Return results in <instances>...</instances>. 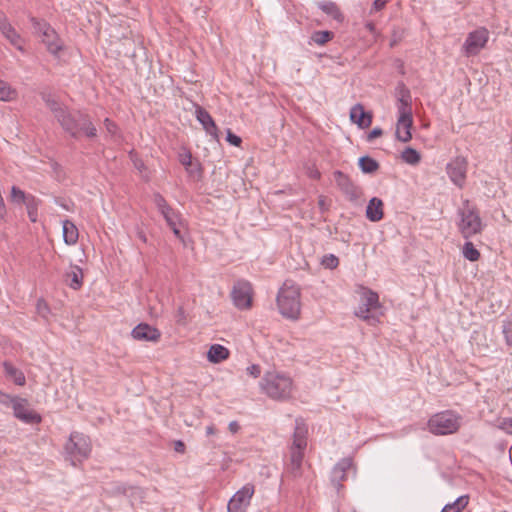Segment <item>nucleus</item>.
Wrapping results in <instances>:
<instances>
[{
  "instance_id": "obj_59",
  "label": "nucleus",
  "mask_w": 512,
  "mask_h": 512,
  "mask_svg": "<svg viewBox=\"0 0 512 512\" xmlns=\"http://www.w3.org/2000/svg\"><path fill=\"white\" fill-rule=\"evenodd\" d=\"M182 226H176L175 228H170L172 231H173V234L175 235V237H177L179 240L181 241H184V238H183V235L181 233V228Z\"/></svg>"
},
{
  "instance_id": "obj_61",
  "label": "nucleus",
  "mask_w": 512,
  "mask_h": 512,
  "mask_svg": "<svg viewBox=\"0 0 512 512\" xmlns=\"http://www.w3.org/2000/svg\"><path fill=\"white\" fill-rule=\"evenodd\" d=\"M365 28L371 33L376 34V26L372 21H368L365 23Z\"/></svg>"
},
{
  "instance_id": "obj_50",
  "label": "nucleus",
  "mask_w": 512,
  "mask_h": 512,
  "mask_svg": "<svg viewBox=\"0 0 512 512\" xmlns=\"http://www.w3.org/2000/svg\"><path fill=\"white\" fill-rule=\"evenodd\" d=\"M12 28L13 26L10 24L7 16L2 11H0V32L2 35L6 32H9Z\"/></svg>"
},
{
  "instance_id": "obj_17",
  "label": "nucleus",
  "mask_w": 512,
  "mask_h": 512,
  "mask_svg": "<svg viewBox=\"0 0 512 512\" xmlns=\"http://www.w3.org/2000/svg\"><path fill=\"white\" fill-rule=\"evenodd\" d=\"M195 116L196 119L201 123L203 126V129L206 131L207 134L211 135L214 139L218 140V127L209 114L208 111H206L203 107L200 105H196L195 108Z\"/></svg>"
},
{
  "instance_id": "obj_47",
  "label": "nucleus",
  "mask_w": 512,
  "mask_h": 512,
  "mask_svg": "<svg viewBox=\"0 0 512 512\" xmlns=\"http://www.w3.org/2000/svg\"><path fill=\"white\" fill-rule=\"evenodd\" d=\"M129 156H130V159L134 165V167L139 171V172H143L144 170H146V166L144 164V161L138 157V155L135 153L134 150H131L129 152Z\"/></svg>"
},
{
  "instance_id": "obj_34",
  "label": "nucleus",
  "mask_w": 512,
  "mask_h": 512,
  "mask_svg": "<svg viewBox=\"0 0 512 512\" xmlns=\"http://www.w3.org/2000/svg\"><path fill=\"white\" fill-rule=\"evenodd\" d=\"M401 159L403 162L409 164V165H418L421 161V154L412 147H406L401 152Z\"/></svg>"
},
{
  "instance_id": "obj_48",
  "label": "nucleus",
  "mask_w": 512,
  "mask_h": 512,
  "mask_svg": "<svg viewBox=\"0 0 512 512\" xmlns=\"http://www.w3.org/2000/svg\"><path fill=\"white\" fill-rule=\"evenodd\" d=\"M179 162L187 169V167L191 166L193 160L192 154L188 150H184L183 152L179 153Z\"/></svg>"
},
{
  "instance_id": "obj_20",
  "label": "nucleus",
  "mask_w": 512,
  "mask_h": 512,
  "mask_svg": "<svg viewBox=\"0 0 512 512\" xmlns=\"http://www.w3.org/2000/svg\"><path fill=\"white\" fill-rule=\"evenodd\" d=\"M308 428L302 418H296L293 433V442L291 446L296 448H306Z\"/></svg>"
},
{
  "instance_id": "obj_38",
  "label": "nucleus",
  "mask_w": 512,
  "mask_h": 512,
  "mask_svg": "<svg viewBox=\"0 0 512 512\" xmlns=\"http://www.w3.org/2000/svg\"><path fill=\"white\" fill-rule=\"evenodd\" d=\"M3 36L19 51L24 52V47L22 45V38L20 34L14 29H10L9 32L3 34Z\"/></svg>"
},
{
  "instance_id": "obj_37",
  "label": "nucleus",
  "mask_w": 512,
  "mask_h": 512,
  "mask_svg": "<svg viewBox=\"0 0 512 512\" xmlns=\"http://www.w3.org/2000/svg\"><path fill=\"white\" fill-rule=\"evenodd\" d=\"M462 253L465 259L475 262L480 258V252L475 248L472 242H466L463 246Z\"/></svg>"
},
{
  "instance_id": "obj_29",
  "label": "nucleus",
  "mask_w": 512,
  "mask_h": 512,
  "mask_svg": "<svg viewBox=\"0 0 512 512\" xmlns=\"http://www.w3.org/2000/svg\"><path fill=\"white\" fill-rule=\"evenodd\" d=\"M208 360L212 363H220L229 357V350L220 344H213L207 354Z\"/></svg>"
},
{
  "instance_id": "obj_46",
  "label": "nucleus",
  "mask_w": 512,
  "mask_h": 512,
  "mask_svg": "<svg viewBox=\"0 0 512 512\" xmlns=\"http://www.w3.org/2000/svg\"><path fill=\"white\" fill-rule=\"evenodd\" d=\"M185 170L194 179H199L202 176V167L198 160L193 161L191 166Z\"/></svg>"
},
{
  "instance_id": "obj_1",
  "label": "nucleus",
  "mask_w": 512,
  "mask_h": 512,
  "mask_svg": "<svg viewBox=\"0 0 512 512\" xmlns=\"http://www.w3.org/2000/svg\"><path fill=\"white\" fill-rule=\"evenodd\" d=\"M57 122L73 138H78L81 134L88 138L97 136V129L93 125L90 116L82 111H70L68 109Z\"/></svg>"
},
{
  "instance_id": "obj_54",
  "label": "nucleus",
  "mask_w": 512,
  "mask_h": 512,
  "mask_svg": "<svg viewBox=\"0 0 512 512\" xmlns=\"http://www.w3.org/2000/svg\"><path fill=\"white\" fill-rule=\"evenodd\" d=\"M104 125H105L106 130L110 134L114 135L117 132V125L113 121H111L109 118H106L104 120Z\"/></svg>"
},
{
  "instance_id": "obj_30",
  "label": "nucleus",
  "mask_w": 512,
  "mask_h": 512,
  "mask_svg": "<svg viewBox=\"0 0 512 512\" xmlns=\"http://www.w3.org/2000/svg\"><path fill=\"white\" fill-rule=\"evenodd\" d=\"M358 165L363 173L372 174L376 172L380 165L370 156H362L358 160Z\"/></svg>"
},
{
  "instance_id": "obj_3",
  "label": "nucleus",
  "mask_w": 512,
  "mask_h": 512,
  "mask_svg": "<svg viewBox=\"0 0 512 512\" xmlns=\"http://www.w3.org/2000/svg\"><path fill=\"white\" fill-rule=\"evenodd\" d=\"M459 216L458 229L465 239H469L483 230V223L477 206L468 199L462 201V206L458 208Z\"/></svg>"
},
{
  "instance_id": "obj_36",
  "label": "nucleus",
  "mask_w": 512,
  "mask_h": 512,
  "mask_svg": "<svg viewBox=\"0 0 512 512\" xmlns=\"http://www.w3.org/2000/svg\"><path fill=\"white\" fill-rule=\"evenodd\" d=\"M334 37V33L332 31L324 30V31H315L311 35V41L317 45H325L327 42L331 41Z\"/></svg>"
},
{
  "instance_id": "obj_39",
  "label": "nucleus",
  "mask_w": 512,
  "mask_h": 512,
  "mask_svg": "<svg viewBox=\"0 0 512 512\" xmlns=\"http://www.w3.org/2000/svg\"><path fill=\"white\" fill-rule=\"evenodd\" d=\"M126 497H128L132 503L135 501L142 502L145 498V490L138 486L129 485Z\"/></svg>"
},
{
  "instance_id": "obj_28",
  "label": "nucleus",
  "mask_w": 512,
  "mask_h": 512,
  "mask_svg": "<svg viewBox=\"0 0 512 512\" xmlns=\"http://www.w3.org/2000/svg\"><path fill=\"white\" fill-rule=\"evenodd\" d=\"M318 7L337 22L341 23L344 20V15L335 2L322 1L318 3Z\"/></svg>"
},
{
  "instance_id": "obj_44",
  "label": "nucleus",
  "mask_w": 512,
  "mask_h": 512,
  "mask_svg": "<svg viewBox=\"0 0 512 512\" xmlns=\"http://www.w3.org/2000/svg\"><path fill=\"white\" fill-rule=\"evenodd\" d=\"M502 333L508 346H512V319L503 321Z\"/></svg>"
},
{
  "instance_id": "obj_53",
  "label": "nucleus",
  "mask_w": 512,
  "mask_h": 512,
  "mask_svg": "<svg viewBox=\"0 0 512 512\" xmlns=\"http://www.w3.org/2000/svg\"><path fill=\"white\" fill-rule=\"evenodd\" d=\"M226 140L233 146H240V144L242 143V139L237 136L236 134H234L230 129L227 130V136H226Z\"/></svg>"
},
{
  "instance_id": "obj_24",
  "label": "nucleus",
  "mask_w": 512,
  "mask_h": 512,
  "mask_svg": "<svg viewBox=\"0 0 512 512\" xmlns=\"http://www.w3.org/2000/svg\"><path fill=\"white\" fill-rule=\"evenodd\" d=\"M65 277L68 286L73 290H79L82 287L83 271L79 266H72L71 271L67 272Z\"/></svg>"
},
{
  "instance_id": "obj_7",
  "label": "nucleus",
  "mask_w": 512,
  "mask_h": 512,
  "mask_svg": "<svg viewBox=\"0 0 512 512\" xmlns=\"http://www.w3.org/2000/svg\"><path fill=\"white\" fill-rule=\"evenodd\" d=\"M30 21L36 34L41 36L42 42L45 44L49 53L59 56L63 50V42L52 26L45 20L31 16Z\"/></svg>"
},
{
  "instance_id": "obj_5",
  "label": "nucleus",
  "mask_w": 512,
  "mask_h": 512,
  "mask_svg": "<svg viewBox=\"0 0 512 512\" xmlns=\"http://www.w3.org/2000/svg\"><path fill=\"white\" fill-rule=\"evenodd\" d=\"M64 450L66 459L71 462L72 466L76 467L78 462L81 463L89 458L92 451L91 439L81 432L74 431L65 443Z\"/></svg>"
},
{
  "instance_id": "obj_10",
  "label": "nucleus",
  "mask_w": 512,
  "mask_h": 512,
  "mask_svg": "<svg viewBox=\"0 0 512 512\" xmlns=\"http://www.w3.org/2000/svg\"><path fill=\"white\" fill-rule=\"evenodd\" d=\"M468 161L463 156H457L446 166V172L450 180L459 188H462L466 181Z\"/></svg>"
},
{
  "instance_id": "obj_32",
  "label": "nucleus",
  "mask_w": 512,
  "mask_h": 512,
  "mask_svg": "<svg viewBox=\"0 0 512 512\" xmlns=\"http://www.w3.org/2000/svg\"><path fill=\"white\" fill-rule=\"evenodd\" d=\"M355 315L365 322H367L369 325H375L379 322L378 316L371 313V309L364 306L363 303L360 302L358 308L355 311Z\"/></svg>"
},
{
  "instance_id": "obj_49",
  "label": "nucleus",
  "mask_w": 512,
  "mask_h": 512,
  "mask_svg": "<svg viewBox=\"0 0 512 512\" xmlns=\"http://www.w3.org/2000/svg\"><path fill=\"white\" fill-rule=\"evenodd\" d=\"M128 487H129V485H127L125 483L118 482V483L113 484L111 492L113 495L126 496L128 494Z\"/></svg>"
},
{
  "instance_id": "obj_23",
  "label": "nucleus",
  "mask_w": 512,
  "mask_h": 512,
  "mask_svg": "<svg viewBox=\"0 0 512 512\" xmlns=\"http://www.w3.org/2000/svg\"><path fill=\"white\" fill-rule=\"evenodd\" d=\"M3 368L6 377L11 379L16 385L18 386H24L26 383V378L24 373L15 367L12 363L8 361L3 362Z\"/></svg>"
},
{
  "instance_id": "obj_45",
  "label": "nucleus",
  "mask_w": 512,
  "mask_h": 512,
  "mask_svg": "<svg viewBox=\"0 0 512 512\" xmlns=\"http://www.w3.org/2000/svg\"><path fill=\"white\" fill-rule=\"evenodd\" d=\"M321 264L327 269H335L339 265V259L334 254L324 255Z\"/></svg>"
},
{
  "instance_id": "obj_27",
  "label": "nucleus",
  "mask_w": 512,
  "mask_h": 512,
  "mask_svg": "<svg viewBox=\"0 0 512 512\" xmlns=\"http://www.w3.org/2000/svg\"><path fill=\"white\" fill-rule=\"evenodd\" d=\"M41 96L42 100L53 113L56 120H58L68 110L65 105L54 99L50 94L42 93Z\"/></svg>"
},
{
  "instance_id": "obj_16",
  "label": "nucleus",
  "mask_w": 512,
  "mask_h": 512,
  "mask_svg": "<svg viewBox=\"0 0 512 512\" xmlns=\"http://www.w3.org/2000/svg\"><path fill=\"white\" fill-rule=\"evenodd\" d=\"M398 103L397 111L398 116L413 117L412 113V98L410 90L404 83H399L397 86Z\"/></svg>"
},
{
  "instance_id": "obj_52",
  "label": "nucleus",
  "mask_w": 512,
  "mask_h": 512,
  "mask_svg": "<svg viewBox=\"0 0 512 512\" xmlns=\"http://www.w3.org/2000/svg\"><path fill=\"white\" fill-rule=\"evenodd\" d=\"M498 428L505 433L512 435V417L503 418L498 425Z\"/></svg>"
},
{
  "instance_id": "obj_56",
  "label": "nucleus",
  "mask_w": 512,
  "mask_h": 512,
  "mask_svg": "<svg viewBox=\"0 0 512 512\" xmlns=\"http://www.w3.org/2000/svg\"><path fill=\"white\" fill-rule=\"evenodd\" d=\"M247 372L254 378H258L261 374V368L259 365L253 364L247 368Z\"/></svg>"
},
{
  "instance_id": "obj_62",
  "label": "nucleus",
  "mask_w": 512,
  "mask_h": 512,
  "mask_svg": "<svg viewBox=\"0 0 512 512\" xmlns=\"http://www.w3.org/2000/svg\"><path fill=\"white\" fill-rule=\"evenodd\" d=\"M177 312H178V316H179L178 322L180 323L185 318L184 308L183 307H179Z\"/></svg>"
},
{
  "instance_id": "obj_55",
  "label": "nucleus",
  "mask_w": 512,
  "mask_h": 512,
  "mask_svg": "<svg viewBox=\"0 0 512 512\" xmlns=\"http://www.w3.org/2000/svg\"><path fill=\"white\" fill-rule=\"evenodd\" d=\"M383 135V130L380 128V127H375L373 128L368 136H367V140L368 141H372L373 139L377 138V137H380Z\"/></svg>"
},
{
  "instance_id": "obj_22",
  "label": "nucleus",
  "mask_w": 512,
  "mask_h": 512,
  "mask_svg": "<svg viewBox=\"0 0 512 512\" xmlns=\"http://www.w3.org/2000/svg\"><path fill=\"white\" fill-rule=\"evenodd\" d=\"M383 201L377 197L370 199L366 207V217L371 222H378L383 219Z\"/></svg>"
},
{
  "instance_id": "obj_42",
  "label": "nucleus",
  "mask_w": 512,
  "mask_h": 512,
  "mask_svg": "<svg viewBox=\"0 0 512 512\" xmlns=\"http://www.w3.org/2000/svg\"><path fill=\"white\" fill-rule=\"evenodd\" d=\"M15 95V91L10 87V85L0 79V100L8 101L13 98Z\"/></svg>"
},
{
  "instance_id": "obj_35",
  "label": "nucleus",
  "mask_w": 512,
  "mask_h": 512,
  "mask_svg": "<svg viewBox=\"0 0 512 512\" xmlns=\"http://www.w3.org/2000/svg\"><path fill=\"white\" fill-rule=\"evenodd\" d=\"M162 216L164 217L167 225L170 228H175L176 226H183L181 215L178 212H176L173 208L163 213Z\"/></svg>"
},
{
  "instance_id": "obj_60",
  "label": "nucleus",
  "mask_w": 512,
  "mask_h": 512,
  "mask_svg": "<svg viewBox=\"0 0 512 512\" xmlns=\"http://www.w3.org/2000/svg\"><path fill=\"white\" fill-rule=\"evenodd\" d=\"M240 429V425L238 424L237 421H232L229 423V430L232 432V433H237Z\"/></svg>"
},
{
  "instance_id": "obj_64",
  "label": "nucleus",
  "mask_w": 512,
  "mask_h": 512,
  "mask_svg": "<svg viewBox=\"0 0 512 512\" xmlns=\"http://www.w3.org/2000/svg\"><path fill=\"white\" fill-rule=\"evenodd\" d=\"M137 236H138V238H139L142 242H144V243H146V242H147V237H146L145 233H144L142 230H140V231H138V232H137Z\"/></svg>"
},
{
  "instance_id": "obj_11",
  "label": "nucleus",
  "mask_w": 512,
  "mask_h": 512,
  "mask_svg": "<svg viewBox=\"0 0 512 512\" xmlns=\"http://www.w3.org/2000/svg\"><path fill=\"white\" fill-rule=\"evenodd\" d=\"M10 402H12L14 416L27 424H39L42 421V417L40 414L36 413L33 410L27 408V400L18 398V397H10Z\"/></svg>"
},
{
  "instance_id": "obj_25",
  "label": "nucleus",
  "mask_w": 512,
  "mask_h": 512,
  "mask_svg": "<svg viewBox=\"0 0 512 512\" xmlns=\"http://www.w3.org/2000/svg\"><path fill=\"white\" fill-rule=\"evenodd\" d=\"M63 226V239L67 245H74L78 241L79 233L75 224L66 219L62 222Z\"/></svg>"
},
{
  "instance_id": "obj_58",
  "label": "nucleus",
  "mask_w": 512,
  "mask_h": 512,
  "mask_svg": "<svg viewBox=\"0 0 512 512\" xmlns=\"http://www.w3.org/2000/svg\"><path fill=\"white\" fill-rule=\"evenodd\" d=\"M386 0H374L373 2V9L375 11H379L386 5Z\"/></svg>"
},
{
  "instance_id": "obj_21",
  "label": "nucleus",
  "mask_w": 512,
  "mask_h": 512,
  "mask_svg": "<svg viewBox=\"0 0 512 512\" xmlns=\"http://www.w3.org/2000/svg\"><path fill=\"white\" fill-rule=\"evenodd\" d=\"M305 448H296L291 446L290 448V463L288 465V471L297 477L301 474V467L304 457Z\"/></svg>"
},
{
  "instance_id": "obj_57",
  "label": "nucleus",
  "mask_w": 512,
  "mask_h": 512,
  "mask_svg": "<svg viewBox=\"0 0 512 512\" xmlns=\"http://www.w3.org/2000/svg\"><path fill=\"white\" fill-rule=\"evenodd\" d=\"M174 450L178 453H185L186 446L185 443L181 440H177L174 442Z\"/></svg>"
},
{
  "instance_id": "obj_15",
  "label": "nucleus",
  "mask_w": 512,
  "mask_h": 512,
  "mask_svg": "<svg viewBox=\"0 0 512 512\" xmlns=\"http://www.w3.org/2000/svg\"><path fill=\"white\" fill-rule=\"evenodd\" d=\"M352 466L353 461L351 458H343L333 467L330 480L338 491L343 487L342 482L347 480V473Z\"/></svg>"
},
{
  "instance_id": "obj_2",
  "label": "nucleus",
  "mask_w": 512,
  "mask_h": 512,
  "mask_svg": "<svg viewBox=\"0 0 512 512\" xmlns=\"http://www.w3.org/2000/svg\"><path fill=\"white\" fill-rule=\"evenodd\" d=\"M260 388L269 398L276 401H286L292 396L293 381L287 375L267 372L260 382Z\"/></svg>"
},
{
  "instance_id": "obj_6",
  "label": "nucleus",
  "mask_w": 512,
  "mask_h": 512,
  "mask_svg": "<svg viewBox=\"0 0 512 512\" xmlns=\"http://www.w3.org/2000/svg\"><path fill=\"white\" fill-rule=\"evenodd\" d=\"M427 426L434 435L453 434L461 426V416L450 410L439 412L430 417Z\"/></svg>"
},
{
  "instance_id": "obj_31",
  "label": "nucleus",
  "mask_w": 512,
  "mask_h": 512,
  "mask_svg": "<svg viewBox=\"0 0 512 512\" xmlns=\"http://www.w3.org/2000/svg\"><path fill=\"white\" fill-rule=\"evenodd\" d=\"M360 302L363 303L364 306H366L367 308H369L371 310L377 309L380 307L378 294L370 289H365V291L363 292V294L361 296Z\"/></svg>"
},
{
  "instance_id": "obj_8",
  "label": "nucleus",
  "mask_w": 512,
  "mask_h": 512,
  "mask_svg": "<svg viewBox=\"0 0 512 512\" xmlns=\"http://www.w3.org/2000/svg\"><path fill=\"white\" fill-rule=\"evenodd\" d=\"M489 40V31L480 27L468 33L462 46V52L466 57H473L480 53Z\"/></svg>"
},
{
  "instance_id": "obj_14",
  "label": "nucleus",
  "mask_w": 512,
  "mask_h": 512,
  "mask_svg": "<svg viewBox=\"0 0 512 512\" xmlns=\"http://www.w3.org/2000/svg\"><path fill=\"white\" fill-rule=\"evenodd\" d=\"M131 336L137 341L158 342L161 338V332L156 327L148 323H139L131 331Z\"/></svg>"
},
{
  "instance_id": "obj_33",
  "label": "nucleus",
  "mask_w": 512,
  "mask_h": 512,
  "mask_svg": "<svg viewBox=\"0 0 512 512\" xmlns=\"http://www.w3.org/2000/svg\"><path fill=\"white\" fill-rule=\"evenodd\" d=\"M469 503V497L462 495L458 497L454 502L446 504L441 512H462Z\"/></svg>"
},
{
  "instance_id": "obj_12",
  "label": "nucleus",
  "mask_w": 512,
  "mask_h": 512,
  "mask_svg": "<svg viewBox=\"0 0 512 512\" xmlns=\"http://www.w3.org/2000/svg\"><path fill=\"white\" fill-rule=\"evenodd\" d=\"M231 297L239 309H249L252 302V287L247 281H238L232 289Z\"/></svg>"
},
{
  "instance_id": "obj_63",
  "label": "nucleus",
  "mask_w": 512,
  "mask_h": 512,
  "mask_svg": "<svg viewBox=\"0 0 512 512\" xmlns=\"http://www.w3.org/2000/svg\"><path fill=\"white\" fill-rule=\"evenodd\" d=\"M216 433V429L213 425L206 427V435L210 436Z\"/></svg>"
},
{
  "instance_id": "obj_4",
  "label": "nucleus",
  "mask_w": 512,
  "mask_h": 512,
  "mask_svg": "<svg viewBox=\"0 0 512 512\" xmlns=\"http://www.w3.org/2000/svg\"><path fill=\"white\" fill-rule=\"evenodd\" d=\"M300 289L296 285L285 282L277 295V306L280 314L288 319L297 320L300 316Z\"/></svg>"
},
{
  "instance_id": "obj_18",
  "label": "nucleus",
  "mask_w": 512,
  "mask_h": 512,
  "mask_svg": "<svg viewBox=\"0 0 512 512\" xmlns=\"http://www.w3.org/2000/svg\"><path fill=\"white\" fill-rule=\"evenodd\" d=\"M350 120L357 124L359 128L365 129L372 124V114L366 112L361 103H357L350 109Z\"/></svg>"
},
{
  "instance_id": "obj_41",
  "label": "nucleus",
  "mask_w": 512,
  "mask_h": 512,
  "mask_svg": "<svg viewBox=\"0 0 512 512\" xmlns=\"http://www.w3.org/2000/svg\"><path fill=\"white\" fill-rule=\"evenodd\" d=\"M28 197H29V195L27 196L23 190H21L20 188H18L16 186H12V188H11V201L12 202H15L17 204H21V203L25 204L28 201Z\"/></svg>"
},
{
  "instance_id": "obj_19",
  "label": "nucleus",
  "mask_w": 512,
  "mask_h": 512,
  "mask_svg": "<svg viewBox=\"0 0 512 512\" xmlns=\"http://www.w3.org/2000/svg\"><path fill=\"white\" fill-rule=\"evenodd\" d=\"M413 126V117L398 116L396 123L395 137L403 143L412 139L411 129Z\"/></svg>"
},
{
  "instance_id": "obj_13",
  "label": "nucleus",
  "mask_w": 512,
  "mask_h": 512,
  "mask_svg": "<svg viewBox=\"0 0 512 512\" xmlns=\"http://www.w3.org/2000/svg\"><path fill=\"white\" fill-rule=\"evenodd\" d=\"M337 187L342 191L349 201H356L359 198V189L350 178L340 170L333 173Z\"/></svg>"
},
{
  "instance_id": "obj_40",
  "label": "nucleus",
  "mask_w": 512,
  "mask_h": 512,
  "mask_svg": "<svg viewBox=\"0 0 512 512\" xmlns=\"http://www.w3.org/2000/svg\"><path fill=\"white\" fill-rule=\"evenodd\" d=\"M29 219L32 222L37 221V201L33 195H29L28 201L25 203Z\"/></svg>"
},
{
  "instance_id": "obj_9",
  "label": "nucleus",
  "mask_w": 512,
  "mask_h": 512,
  "mask_svg": "<svg viewBox=\"0 0 512 512\" xmlns=\"http://www.w3.org/2000/svg\"><path fill=\"white\" fill-rule=\"evenodd\" d=\"M255 489L253 484H246L238 490L227 505V512H246L251 499L254 495Z\"/></svg>"
},
{
  "instance_id": "obj_51",
  "label": "nucleus",
  "mask_w": 512,
  "mask_h": 512,
  "mask_svg": "<svg viewBox=\"0 0 512 512\" xmlns=\"http://www.w3.org/2000/svg\"><path fill=\"white\" fill-rule=\"evenodd\" d=\"M37 312L43 318H46L48 313L50 312L48 304L43 299H39L36 304Z\"/></svg>"
},
{
  "instance_id": "obj_43",
  "label": "nucleus",
  "mask_w": 512,
  "mask_h": 512,
  "mask_svg": "<svg viewBox=\"0 0 512 512\" xmlns=\"http://www.w3.org/2000/svg\"><path fill=\"white\" fill-rule=\"evenodd\" d=\"M153 201L161 214L172 209V207L167 203L165 198L160 193H155L153 195Z\"/></svg>"
},
{
  "instance_id": "obj_26",
  "label": "nucleus",
  "mask_w": 512,
  "mask_h": 512,
  "mask_svg": "<svg viewBox=\"0 0 512 512\" xmlns=\"http://www.w3.org/2000/svg\"><path fill=\"white\" fill-rule=\"evenodd\" d=\"M41 96L42 100L53 113L56 120H58L68 110L65 105L54 99L50 94L42 93Z\"/></svg>"
}]
</instances>
